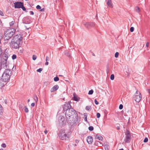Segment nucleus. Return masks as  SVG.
<instances>
[{"label": "nucleus", "mask_w": 150, "mask_h": 150, "mask_svg": "<svg viewBox=\"0 0 150 150\" xmlns=\"http://www.w3.org/2000/svg\"><path fill=\"white\" fill-rule=\"evenodd\" d=\"M65 115L67 122L72 126L80 121V118H78L77 112L72 108L66 111Z\"/></svg>", "instance_id": "nucleus-1"}, {"label": "nucleus", "mask_w": 150, "mask_h": 150, "mask_svg": "<svg viewBox=\"0 0 150 150\" xmlns=\"http://www.w3.org/2000/svg\"><path fill=\"white\" fill-rule=\"evenodd\" d=\"M23 39L22 35L21 34H17L15 35L11 42V46L15 49L19 48Z\"/></svg>", "instance_id": "nucleus-2"}, {"label": "nucleus", "mask_w": 150, "mask_h": 150, "mask_svg": "<svg viewBox=\"0 0 150 150\" xmlns=\"http://www.w3.org/2000/svg\"><path fill=\"white\" fill-rule=\"evenodd\" d=\"M15 31L14 29H13L6 30L4 35V40L6 41L10 40L14 34Z\"/></svg>", "instance_id": "nucleus-3"}, {"label": "nucleus", "mask_w": 150, "mask_h": 150, "mask_svg": "<svg viewBox=\"0 0 150 150\" xmlns=\"http://www.w3.org/2000/svg\"><path fill=\"white\" fill-rule=\"evenodd\" d=\"M12 71L11 69H6L3 73L1 78L3 82H7L10 80V77L11 75Z\"/></svg>", "instance_id": "nucleus-4"}, {"label": "nucleus", "mask_w": 150, "mask_h": 150, "mask_svg": "<svg viewBox=\"0 0 150 150\" xmlns=\"http://www.w3.org/2000/svg\"><path fill=\"white\" fill-rule=\"evenodd\" d=\"M68 132L64 129H62L58 134V137L59 139L62 140H66L69 139V135Z\"/></svg>", "instance_id": "nucleus-5"}, {"label": "nucleus", "mask_w": 150, "mask_h": 150, "mask_svg": "<svg viewBox=\"0 0 150 150\" xmlns=\"http://www.w3.org/2000/svg\"><path fill=\"white\" fill-rule=\"evenodd\" d=\"M14 6L15 8H21L23 10L26 12H27L26 9L24 6V4L23 2H17L14 3Z\"/></svg>", "instance_id": "nucleus-6"}, {"label": "nucleus", "mask_w": 150, "mask_h": 150, "mask_svg": "<svg viewBox=\"0 0 150 150\" xmlns=\"http://www.w3.org/2000/svg\"><path fill=\"white\" fill-rule=\"evenodd\" d=\"M142 96L140 93L137 90L134 95L133 96L134 99L137 102L139 103L142 99Z\"/></svg>", "instance_id": "nucleus-7"}, {"label": "nucleus", "mask_w": 150, "mask_h": 150, "mask_svg": "<svg viewBox=\"0 0 150 150\" xmlns=\"http://www.w3.org/2000/svg\"><path fill=\"white\" fill-rule=\"evenodd\" d=\"M83 23L86 28L89 29L94 27L95 24L94 23L92 22H83Z\"/></svg>", "instance_id": "nucleus-8"}, {"label": "nucleus", "mask_w": 150, "mask_h": 150, "mask_svg": "<svg viewBox=\"0 0 150 150\" xmlns=\"http://www.w3.org/2000/svg\"><path fill=\"white\" fill-rule=\"evenodd\" d=\"M71 103V102L69 101L68 103L66 102L64 104L63 106L64 113V112L67 111V110L71 108V106L70 105Z\"/></svg>", "instance_id": "nucleus-9"}, {"label": "nucleus", "mask_w": 150, "mask_h": 150, "mask_svg": "<svg viewBox=\"0 0 150 150\" xmlns=\"http://www.w3.org/2000/svg\"><path fill=\"white\" fill-rule=\"evenodd\" d=\"M58 121L59 124L62 126L65 125L67 122L66 120H65L64 117L61 115L59 116Z\"/></svg>", "instance_id": "nucleus-10"}, {"label": "nucleus", "mask_w": 150, "mask_h": 150, "mask_svg": "<svg viewBox=\"0 0 150 150\" xmlns=\"http://www.w3.org/2000/svg\"><path fill=\"white\" fill-rule=\"evenodd\" d=\"M86 140L89 144H91L93 141V138L91 136H88Z\"/></svg>", "instance_id": "nucleus-11"}, {"label": "nucleus", "mask_w": 150, "mask_h": 150, "mask_svg": "<svg viewBox=\"0 0 150 150\" xmlns=\"http://www.w3.org/2000/svg\"><path fill=\"white\" fill-rule=\"evenodd\" d=\"M3 62H1V68H7L8 67V64L7 62H4V61H3Z\"/></svg>", "instance_id": "nucleus-12"}, {"label": "nucleus", "mask_w": 150, "mask_h": 150, "mask_svg": "<svg viewBox=\"0 0 150 150\" xmlns=\"http://www.w3.org/2000/svg\"><path fill=\"white\" fill-rule=\"evenodd\" d=\"M59 87L58 85H56L54 86L50 90L51 92H53L57 91L59 88Z\"/></svg>", "instance_id": "nucleus-13"}, {"label": "nucleus", "mask_w": 150, "mask_h": 150, "mask_svg": "<svg viewBox=\"0 0 150 150\" xmlns=\"http://www.w3.org/2000/svg\"><path fill=\"white\" fill-rule=\"evenodd\" d=\"M73 100L75 101H79L80 100V98L78 97L76 94L75 93L73 94Z\"/></svg>", "instance_id": "nucleus-14"}, {"label": "nucleus", "mask_w": 150, "mask_h": 150, "mask_svg": "<svg viewBox=\"0 0 150 150\" xmlns=\"http://www.w3.org/2000/svg\"><path fill=\"white\" fill-rule=\"evenodd\" d=\"M8 56L7 54H4L2 55V59L4 60V62H7V60L8 59Z\"/></svg>", "instance_id": "nucleus-15"}, {"label": "nucleus", "mask_w": 150, "mask_h": 150, "mask_svg": "<svg viewBox=\"0 0 150 150\" xmlns=\"http://www.w3.org/2000/svg\"><path fill=\"white\" fill-rule=\"evenodd\" d=\"M95 139H98L99 140L102 141L103 139V137L100 135H98V134H96L95 136Z\"/></svg>", "instance_id": "nucleus-16"}, {"label": "nucleus", "mask_w": 150, "mask_h": 150, "mask_svg": "<svg viewBox=\"0 0 150 150\" xmlns=\"http://www.w3.org/2000/svg\"><path fill=\"white\" fill-rule=\"evenodd\" d=\"M125 135H126V137H131V135L130 134L129 131L128 129L126 130V132L125 133Z\"/></svg>", "instance_id": "nucleus-17"}, {"label": "nucleus", "mask_w": 150, "mask_h": 150, "mask_svg": "<svg viewBox=\"0 0 150 150\" xmlns=\"http://www.w3.org/2000/svg\"><path fill=\"white\" fill-rule=\"evenodd\" d=\"M131 137H126L124 139V141L126 143H129L130 141Z\"/></svg>", "instance_id": "nucleus-18"}, {"label": "nucleus", "mask_w": 150, "mask_h": 150, "mask_svg": "<svg viewBox=\"0 0 150 150\" xmlns=\"http://www.w3.org/2000/svg\"><path fill=\"white\" fill-rule=\"evenodd\" d=\"M107 4L110 7H112V3L111 0H108L107 2Z\"/></svg>", "instance_id": "nucleus-19"}, {"label": "nucleus", "mask_w": 150, "mask_h": 150, "mask_svg": "<svg viewBox=\"0 0 150 150\" xmlns=\"http://www.w3.org/2000/svg\"><path fill=\"white\" fill-rule=\"evenodd\" d=\"M3 113V107L0 104V116L2 115Z\"/></svg>", "instance_id": "nucleus-20"}, {"label": "nucleus", "mask_w": 150, "mask_h": 150, "mask_svg": "<svg viewBox=\"0 0 150 150\" xmlns=\"http://www.w3.org/2000/svg\"><path fill=\"white\" fill-rule=\"evenodd\" d=\"M105 150H109V146L108 145L106 144L104 146Z\"/></svg>", "instance_id": "nucleus-21"}, {"label": "nucleus", "mask_w": 150, "mask_h": 150, "mask_svg": "<svg viewBox=\"0 0 150 150\" xmlns=\"http://www.w3.org/2000/svg\"><path fill=\"white\" fill-rule=\"evenodd\" d=\"M59 80V77L57 76H56L54 78V81L56 82L58 81Z\"/></svg>", "instance_id": "nucleus-22"}, {"label": "nucleus", "mask_w": 150, "mask_h": 150, "mask_svg": "<svg viewBox=\"0 0 150 150\" xmlns=\"http://www.w3.org/2000/svg\"><path fill=\"white\" fill-rule=\"evenodd\" d=\"M135 10L136 11L138 12L139 13L140 11V9L139 7L137 6L135 8Z\"/></svg>", "instance_id": "nucleus-23"}, {"label": "nucleus", "mask_w": 150, "mask_h": 150, "mask_svg": "<svg viewBox=\"0 0 150 150\" xmlns=\"http://www.w3.org/2000/svg\"><path fill=\"white\" fill-rule=\"evenodd\" d=\"M93 93V89H91V90L89 91L88 94L89 95H92Z\"/></svg>", "instance_id": "nucleus-24"}, {"label": "nucleus", "mask_w": 150, "mask_h": 150, "mask_svg": "<svg viewBox=\"0 0 150 150\" xmlns=\"http://www.w3.org/2000/svg\"><path fill=\"white\" fill-rule=\"evenodd\" d=\"M114 75L113 74H112L110 76V79L111 80H113L114 79Z\"/></svg>", "instance_id": "nucleus-25"}, {"label": "nucleus", "mask_w": 150, "mask_h": 150, "mask_svg": "<svg viewBox=\"0 0 150 150\" xmlns=\"http://www.w3.org/2000/svg\"><path fill=\"white\" fill-rule=\"evenodd\" d=\"M88 129L90 131H92L94 129L93 127V126H89L88 127Z\"/></svg>", "instance_id": "nucleus-26"}, {"label": "nucleus", "mask_w": 150, "mask_h": 150, "mask_svg": "<svg viewBox=\"0 0 150 150\" xmlns=\"http://www.w3.org/2000/svg\"><path fill=\"white\" fill-rule=\"evenodd\" d=\"M17 56L16 54H13L12 57V59L13 60L15 59L16 58Z\"/></svg>", "instance_id": "nucleus-27"}, {"label": "nucleus", "mask_w": 150, "mask_h": 150, "mask_svg": "<svg viewBox=\"0 0 150 150\" xmlns=\"http://www.w3.org/2000/svg\"><path fill=\"white\" fill-rule=\"evenodd\" d=\"M25 109L24 110L25 112L26 113L28 112L29 111L28 108L26 106H25Z\"/></svg>", "instance_id": "nucleus-28"}, {"label": "nucleus", "mask_w": 150, "mask_h": 150, "mask_svg": "<svg viewBox=\"0 0 150 150\" xmlns=\"http://www.w3.org/2000/svg\"><path fill=\"white\" fill-rule=\"evenodd\" d=\"M15 22L14 21H12L9 23V25L10 26H12L14 24Z\"/></svg>", "instance_id": "nucleus-29"}, {"label": "nucleus", "mask_w": 150, "mask_h": 150, "mask_svg": "<svg viewBox=\"0 0 150 150\" xmlns=\"http://www.w3.org/2000/svg\"><path fill=\"white\" fill-rule=\"evenodd\" d=\"M33 59L34 60H35L36 59L37 57L36 55H33Z\"/></svg>", "instance_id": "nucleus-30"}, {"label": "nucleus", "mask_w": 150, "mask_h": 150, "mask_svg": "<svg viewBox=\"0 0 150 150\" xmlns=\"http://www.w3.org/2000/svg\"><path fill=\"white\" fill-rule=\"evenodd\" d=\"M34 99L35 100V101L37 102L38 101V98L36 96H34Z\"/></svg>", "instance_id": "nucleus-31"}, {"label": "nucleus", "mask_w": 150, "mask_h": 150, "mask_svg": "<svg viewBox=\"0 0 150 150\" xmlns=\"http://www.w3.org/2000/svg\"><path fill=\"white\" fill-rule=\"evenodd\" d=\"M119 53L118 52H116L115 54V58H117L118 57Z\"/></svg>", "instance_id": "nucleus-32"}, {"label": "nucleus", "mask_w": 150, "mask_h": 150, "mask_svg": "<svg viewBox=\"0 0 150 150\" xmlns=\"http://www.w3.org/2000/svg\"><path fill=\"white\" fill-rule=\"evenodd\" d=\"M134 30V28L133 27H132L130 28V31L131 32H133Z\"/></svg>", "instance_id": "nucleus-33"}, {"label": "nucleus", "mask_w": 150, "mask_h": 150, "mask_svg": "<svg viewBox=\"0 0 150 150\" xmlns=\"http://www.w3.org/2000/svg\"><path fill=\"white\" fill-rule=\"evenodd\" d=\"M148 139L147 137H145L144 139V143H146L148 141Z\"/></svg>", "instance_id": "nucleus-34"}, {"label": "nucleus", "mask_w": 150, "mask_h": 150, "mask_svg": "<svg viewBox=\"0 0 150 150\" xmlns=\"http://www.w3.org/2000/svg\"><path fill=\"white\" fill-rule=\"evenodd\" d=\"M91 108V106H87L86 107V109L88 110Z\"/></svg>", "instance_id": "nucleus-35"}, {"label": "nucleus", "mask_w": 150, "mask_h": 150, "mask_svg": "<svg viewBox=\"0 0 150 150\" xmlns=\"http://www.w3.org/2000/svg\"><path fill=\"white\" fill-rule=\"evenodd\" d=\"M96 116L97 118H99L100 116V114L99 113H97L96 114Z\"/></svg>", "instance_id": "nucleus-36"}, {"label": "nucleus", "mask_w": 150, "mask_h": 150, "mask_svg": "<svg viewBox=\"0 0 150 150\" xmlns=\"http://www.w3.org/2000/svg\"><path fill=\"white\" fill-rule=\"evenodd\" d=\"M42 70V69L40 68L37 70V71L38 72H40Z\"/></svg>", "instance_id": "nucleus-37"}, {"label": "nucleus", "mask_w": 150, "mask_h": 150, "mask_svg": "<svg viewBox=\"0 0 150 150\" xmlns=\"http://www.w3.org/2000/svg\"><path fill=\"white\" fill-rule=\"evenodd\" d=\"M123 108V105H122L121 104L119 106V108L120 110L122 109Z\"/></svg>", "instance_id": "nucleus-38"}, {"label": "nucleus", "mask_w": 150, "mask_h": 150, "mask_svg": "<svg viewBox=\"0 0 150 150\" xmlns=\"http://www.w3.org/2000/svg\"><path fill=\"white\" fill-rule=\"evenodd\" d=\"M0 15L2 16H4V14L2 11L0 10Z\"/></svg>", "instance_id": "nucleus-39"}, {"label": "nucleus", "mask_w": 150, "mask_h": 150, "mask_svg": "<svg viewBox=\"0 0 150 150\" xmlns=\"http://www.w3.org/2000/svg\"><path fill=\"white\" fill-rule=\"evenodd\" d=\"M1 146L4 148H5L6 147V146L5 144L3 143L2 144Z\"/></svg>", "instance_id": "nucleus-40"}, {"label": "nucleus", "mask_w": 150, "mask_h": 150, "mask_svg": "<svg viewBox=\"0 0 150 150\" xmlns=\"http://www.w3.org/2000/svg\"><path fill=\"white\" fill-rule=\"evenodd\" d=\"M36 8L37 9H41V7L39 5H38L36 7Z\"/></svg>", "instance_id": "nucleus-41"}, {"label": "nucleus", "mask_w": 150, "mask_h": 150, "mask_svg": "<svg viewBox=\"0 0 150 150\" xmlns=\"http://www.w3.org/2000/svg\"><path fill=\"white\" fill-rule=\"evenodd\" d=\"M94 102L95 104L96 105H98L99 103V102L96 99H95Z\"/></svg>", "instance_id": "nucleus-42"}, {"label": "nucleus", "mask_w": 150, "mask_h": 150, "mask_svg": "<svg viewBox=\"0 0 150 150\" xmlns=\"http://www.w3.org/2000/svg\"><path fill=\"white\" fill-rule=\"evenodd\" d=\"M2 49L1 47V46H0V57H1V55L2 54Z\"/></svg>", "instance_id": "nucleus-43"}, {"label": "nucleus", "mask_w": 150, "mask_h": 150, "mask_svg": "<svg viewBox=\"0 0 150 150\" xmlns=\"http://www.w3.org/2000/svg\"><path fill=\"white\" fill-rule=\"evenodd\" d=\"M100 143V142H98V141H95V143H94V145L95 146H98V143Z\"/></svg>", "instance_id": "nucleus-44"}, {"label": "nucleus", "mask_w": 150, "mask_h": 150, "mask_svg": "<svg viewBox=\"0 0 150 150\" xmlns=\"http://www.w3.org/2000/svg\"><path fill=\"white\" fill-rule=\"evenodd\" d=\"M83 115L84 117H87V114L86 113H83Z\"/></svg>", "instance_id": "nucleus-45"}, {"label": "nucleus", "mask_w": 150, "mask_h": 150, "mask_svg": "<svg viewBox=\"0 0 150 150\" xmlns=\"http://www.w3.org/2000/svg\"><path fill=\"white\" fill-rule=\"evenodd\" d=\"M45 60L46 62L49 60V58L48 57L46 56Z\"/></svg>", "instance_id": "nucleus-46"}, {"label": "nucleus", "mask_w": 150, "mask_h": 150, "mask_svg": "<svg viewBox=\"0 0 150 150\" xmlns=\"http://www.w3.org/2000/svg\"><path fill=\"white\" fill-rule=\"evenodd\" d=\"M30 14L31 15H34V14L33 12L32 11H30Z\"/></svg>", "instance_id": "nucleus-47"}, {"label": "nucleus", "mask_w": 150, "mask_h": 150, "mask_svg": "<svg viewBox=\"0 0 150 150\" xmlns=\"http://www.w3.org/2000/svg\"><path fill=\"white\" fill-rule=\"evenodd\" d=\"M31 106H32V107H34V106L35 105V103H32L31 104Z\"/></svg>", "instance_id": "nucleus-48"}, {"label": "nucleus", "mask_w": 150, "mask_h": 150, "mask_svg": "<svg viewBox=\"0 0 150 150\" xmlns=\"http://www.w3.org/2000/svg\"><path fill=\"white\" fill-rule=\"evenodd\" d=\"M67 56H68L69 57H70V54L68 52H67L65 54Z\"/></svg>", "instance_id": "nucleus-49"}, {"label": "nucleus", "mask_w": 150, "mask_h": 150, "mask_svg": "<svg viewBox=\"0 0 150 150\" xmlns=\"http://www.w3.org/2000/svg\"><path fill=\"white\" fill-rule=\"evenodd\" d=\"M45 8H43L42 9H40V11H41V12H44L45 11Z\"/></svg>", "instance_id": "nucleus-50"}, {"label": "nucleus", "mask_w": 150, "mask_h": 150, "mask_svg": "<svg viewBox=\"0 0 150 150\" xmlns=\"http://www.w3.org/2000/svg\"><path fill=\"white\" fill-rule=\"evenodd\" d=\"M2 35L0 33V42H1V39L2 38Z\"/></svg>", "instance_id": "nucleus-51"}, {"label": "nucleus", "mask_w": 150, "mask_h": 150, "mask_svg": "<svg viewBox=\"0 0 150 150\" xmlns=\"http://www.w3.org/2000/svg\"><path fill=\"white\" fill-rule=\"evenodd\" d=\"M149 43L148 42H147L146 43V46L147 47H149Z\"/></svg>", "instance_id": "nucleus-52"}, {"label": "nucleus", "mask_w": 150, "mask_h": 150, "mask_svg": "<svg viewBox=\"0 0 150 150\" xmlns=\"http://www.w3.org/2000/svg\"><path fill=\"white\" fill-rule=\"evenodd\" d=\"M147 91L149 94H150V89H147Z\"/></svg>", "instance_id": "nucleus-53"}, {"label": "nucleus", "mask_w": 150, "mask_h": 150, "mask_svg": "<svg viewBox=\"0 0 150 150\" xmlns=\"http://www.w3.org/2000/svg\"><path fill=\"white\" fill-rule=\"evenodd\" d=\"M48 64H49L48 62L47 61V62L46 61V62L45 63V65H48Z\"/></svg>", "instance_id": "nucleus-54"}, {"label": "nucleus", "mask_w": 150, "mask_h": 150, "mask_svg": "<svg viewBox=\"0 0 150 150\" xmlns=\"http://www.w3.org/2000/svg\"><path fill=\"white\" fill-rule=\"evenodd\" d=\"M47 131L46 130H45L44 131V133H45V134H46L47 133Z\"/></svg>", "instance_id": "nucleus-55"}, {"label": "nucleus", "mask_w": 150, "mask_h": 150, "mask_svg": "<svg viewBox=\"0 0 150 150\" xmlns=\"http://www.w3.org/2000/svg\"><path fill=\"white\" fill-rule=\"evenodd\" d=\"M120 129V128L119 127L117 126V130H119Z\"/></svg>", "instance_id": "nucleus-56"}, {"label": "nucleus", "mask_w": 150, "mask_h": 150, "mask_svg": "<svg viewBox=\"0 0 150 150\" xmlns=\"http://www.w3.org/2000/svg\"><path fill=\"white\" fill-rule=\"evenodd\" d=\"M84 120L86 122L87 121V117H84Z\"/></svg>", "instance_id": "nucleus-57"}, {"label": "nucleus", "mask_w": 150, "mask_h": 150, "mask_svg": "<svg viewBox=\"0 0 150 150\" xmlns=\"http://www.w3.org/2000/svg\"><path fill=\"white\" fill-rule=\"evenodd\" d=\"M79 142V141L78 140H75V142L76 143H78Z\"/></svg>", "instance_id": "nucleus-58"}, {"label": "nucleus", "mask_w": 150, "mask_h": 150, "mask_svg": "<svg viewBox=\"0 0 150 150\" xmlns=\"http://www.w3.org/2000/svg\"><path fill=\"white\" fill-rule=\"evenodd\" d=\"M119 150H124V149L122 148L119 149Z\"/></svg>", "instance_id": "nucleus-59"}, {"label": "nucleus", "mask_w": 150, "mask_h": 150, "mask_svg": "<svg viewBox=\"0 0 150 150\" xmlns=\"http://www.w3.org/2000/svg\"><path fill=\"white\" fill-rule=\"evenodd\" d=\"M30 101V99H28V102H29Z\"/></svg>", "instance_id": "nucleus-60"}, {"label": "nucleus", "mask_w": 150, "mask_h": 150, "mask_svg": "<svg viewBox=\"0 0 150 150\" xmlns=\"http://www.w3.org/2000/svg\"><path fill=\"white\" fill-rule=\"evenodd\" d=\"M97 17H97V15L96 16V19Z\"/></svg>", "instance_id": "nucleus-61"}, {"label": "nucleus", "mask_w": 150, "mask_h": 150, "mask_svg": "<svg viewBox=\"0 0 150 150\" xmlns=\"http://www.w3.org/2000/svg\"><path fill=\"white\" fill-rule=\"evenodd\" d=\"M59 76H63L62 75H59Z\"/></svg>", "instance_id": "nucleus-62"}, {"label": "nucleus", "mask_w": 150, "mask_h": 150, "mask_svg": "<svg viewBox=\"0 0 150 150\" xmlns=\"http://www.w3.org/2000/svg\"><path fill=\"white\" fill-rule=\"evenodd\" d=\"M77 146V145H76V144H75L74 145V146Z\"/></svg>", "instance_id": "nucleus-63"}, {"label": "nucleus", "mask_w": 150, "mask_h": 150, "mask_svg": "<svg viewBox=\"0 0 150 150\" xmlns=\"http://www.w3.org/2000/svg\"><path fill=\"white\" fill-rule=\"evenodd\" d=\"M13 68H14V67L12 68V69L13 71L14 70Z\"/></svg>", "instance_id": "nucleus-64"}]
</instances>
